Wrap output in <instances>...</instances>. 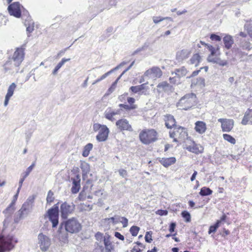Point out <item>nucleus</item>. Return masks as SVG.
I'll list each match as a JSON object with an SVG mask.
<instances>
[{
  "mask_svg": "<svg viewBox=\"0 0 252 252\" xmlns=\"http://www.w3.org/2000/svg\"><path fill=\"white\" fill-rule=\"evenodd\" d=\"M245 29L247 30L251 38H252V21L247 22L245 25Z\"/></svg>",
  "mask_w": 252,
  "mask_h": 252,
  "instance_id": "obj_42",
  "label": "nucleus"
},
{
  "mask_svg": "<svg viewBox=\"0 0 252 252\" xmlns=\"http://www.w3.org/2000/svg\"><path fill=\"white\" fill-rule=\"evenodd\" d=\"M58 232H59V241L63 244H66L67 243L68 241V236L67 234V232L65 231V232H62V229L59 231V229L58 230Z\"/></svg>",
  "mask_w": 252,
  "mask_h": 252,
  "instance_id": "obj_33",
  "label": "nucleus"
},
{
  "mask_svg": "<svg viewBox=\"0 0 252 252\" xmlns=\"http://www.w3.org/2000/svg\"><path fill=\"white\" fill-rule=\"evenodd\" d=\"M191 85H197L200 88L204 87L205 86V79L201 77L197 78L196 80L192 81Z\"/></svg>",
  "mask_w": 252,
  "mask_h": 252,
  "instance_id": "obj_36",
  "label": "nucleus"
},
{
  "mask_svg": "<svg viewBox=\"0 0 252 252\" xmlns=\"http://www.w3.org/2000/svg\"><path fill=\"white\" fill-rule=\"evenodd\" d=\"M83 174H87L90 170V166L86 162L82 163L80 166Z\"/></svg>",
  "mask_w": 252,
  "mask_h": 252,
  "instance_id": "obj_48",
  "label": "nucleus"
},
{
  "mask_svg": "<svg viewBox=\"0 0 252 252\" xmlns=\"http://www.w3.org/2000/svg\"><path fill=\"white\" fill-rule=\"evenodd\" d=\"M164 120L167 128H171L176 126V121L173 116L170 114H166L164 116Z\"/></svg>",
  "mask_w": 252,
  "mask_h": 252,
  "instance_id": "obj_23",
  "label": "nucleus"
},
{
  "mask_svg": "<svg viewBox=\"0 0 252 252\" xmlns=\"http://www.w3.org/2000/svg\"><path fill=\"white\" fill-rule=\"evenodd\" d=\"M210 39L212 40L220 41L221 40V37L218 35L215 34V33H212L210 35Z\"/></svg>",
  "mask_w": 252,
  "mask_h": 252,
  "instance_id": "obj_56",
  "label": "nucleus"
},
{
  "mask_svg": "<svg viewBox=\"0 0 252 252\" xmlns=\"http://www.w3.org/2000/svg\"><path fill=\"white\" fill-rule=\"evenodd\" d=\"M114 236L118 239L121 240H124L125 239L124 236L122 235L120 232H115Z\"/></svg>",
  "mask_w": 252,
  "mask_h": 252,
  "instance_id": "obj_61",
  "label": "nucleus"
},
{
  "mask_svg": "<svg viewBox=\"0 0 252 252\" xmlns=\"http://www.w3.org/2000/svg\"><path fill=\"white\" fill-rule=\"evenodd\" d=\"M35 199V196L32 195L28 197L26 202L22 205L21 208L18 211L17 216L14 219V222L18 223L21 219L26 217L31 212Z\"/></svg>",
  "mask_w": 252,
  "mask_h": 252,
  "instance_id": "obj_3",
  "label": "nucleus"
},
{
  "mask_svg": "<svg viewBox=\"0 0 252 252\" xmlns=\"http://www.w3.org/2000/svg\"><path fill=\"white\" fill-rule=\"evenodd\" d=\"M14 205V201H12L10 205L3 211V213L7 217L10 216L15 211Z\"/></svg>",
  "mask_w": 252,
  "mask_h": 252,
  "instance_id": "obj_34",
  "label": "nucleus"
},
{
  "mask_svg": "<svg viewBox=\"0 0 252 252\" xmlns=\"http://www.w3.org/2000/svg\"><path fill=\"white\" fill-rule=\"evenodd\" d=\"M168 19L170 21H172V19L170 17H158V16H154L153 17V22L155 24H158L159 22L163 21L164 20Z\"/></svg>",
  "mask_w": 252,
  "mask_h": 252,
  "instance_id": "obj_45",
  "label": "nucleus"
},
{
  "mask_svg": "<svg viewBox=\"0 0 252 252\" xmlns=\"http://www.w3.org/2000/svg\"><path fill=\"white\" fill-rule=\"evenodd\" d=\"M162 75V72L160 68L157 66H154L146 70L144 76L149 78L156 79Z\"/></svg>",
  "mask_w": 252,
  "mask_h": 252,
  "instance_id": "obj_14",
  "label": "nucleus"
},
{
  "mask_svg": "<svg viewBox=\"0 0 252 252\" xmlns=\"http://www.w3.org/2000/svg\"><path fill=\"white\" fill-rule=\"evenodd\" d=\"M187 72L188 71L185 67L182 66L180 68L175 69L174 71L172 72V74L173 75L175 73L176 77L180 78L181 77L185 76Z\"/></svg>",
  "mask_w": 252,
  "mask_h": 252,
  "instance_id": "obj_30",
  "label": "nucleus"
},
{
  "mask_svg": "<svg viewBox=\"0 0 252 252\" xmlns=\"http://www.w3.org/2000/svg\"><path fill=\"white\" fill-rule=\"evenodd\" d=\"M176 137L180 140H184L188 137V133L186 129L182 126H179L176 128Z\"/></svg>",
  "mask_w": 252,
  "mask_h": 252,
  "instance_id": "obj_24",
  "label": "nucleus"
},
{
  "mask_svg": "<svg viewBox=\"0 0 252 252\" xmlns=\"http://www.w3.org/2000/svg\"><path fill=\"white\" fill-rule=\"evenodd\" d=\"M220 225V221H217L214 225H211L209 227L208 233L211 234L212 233H215L217 229Z\"/></svg>",
  "mask_w": 252,
  "mask_h": 252,
  "instance_id": "obj_44",
  "label": "nucleus"
},
{
  "mask_svg": "<svg viewBox=\"0 0 252 252\" xmlns=\"http://www.w3.org/2000/svg\"><path fill=\"white\" fill-rule=\"evenodd\" d=\"M126 63V62H122V63H121L120 64V65L118 66H117L116 67H115L114 69H112L110 71L107 72V73H105L104 74H103V75H102L100 78L99 79H100L101 81H102V80L104 79L105 78H106L109 75H110L113 71L114 70H116V69H118L121 66H122L123 65H124V64H125Z\"/></svg>",
  "mask_w": 252,
  "mask_h": 252,
  "instance_id": "obj_43",
  "label": "nucleus"
},
{
  "mask_svg": "<svg viewBox=\"0 0 252 252\" xmlns=\"http://www.w3.org/2000/svg\"><path fill=\"white\" fill-rule=\"evenodd\" d=\"M25 56L24 49L23 48H17L11 56L8 59L15 63L16 64H20L23 61Z\"/></svg>",
  "mask_w": 252,
  "mask_h": 252,
  "instance_id": "obj_10",
  "label": "nucleus"
},
{
  "mask_svg": "<svg viewBox=\"0 0 252 252\" xmlns=\"http://www.w3.org/2000/svg\"><path fill=\"white\" fill-rule=\"evenodd\" d=\"M139 230L140 228L139 227L133 225L130 227L129 231L133 236H136L137 235Z\"/></svg>",
  "mask_w": 252,
  "mask_h": 252,
  "instance_id": "obj_49",
  "label": "nucleus"
},
{
  "mask_svg": "<svg viewBox=\"0 0 252 252\" xmlns=\"http://www.w3.org/2000/svg\"><path fill=\"white\" fill-rule=\"evenodd\" d=\"M72 182V186L71 189V191L73 194L78 193L81 188V178L80 176L78 174H75L70 178Z\"/></svg>",
  "mask_w": 252,
  "mask_h": 252,
  "instance_id": "obj_15",
  "label": "nucleus"
},
{
  "mask_svg": "<svg viewBox=\"0 0 252 252\" xmlns=\"http://www.w3.org/2000/svg\"><path fill=\"white\" fill-rule=\"evenodd\" d=\"M182 216L185 219L186 222H190L191 220V217L190 214L186 211H184L182 212Z\"/></svg>",
  "mask_w": 252,
  "mask_h": 252,
  "instance_id": "obj_51",
  "label": "nucleus"
},
{
  "mask_svg": "<svg viewBox=\"0 0 252 252\" xmlns=\"http://www.w3.org/2000/svg\"><path fill=\"white\" fill-rule=\"evenodd\" d=\"M35 166V162H33L31 165H30L26 170L25 172L22 173V175H23L24 177H27L31 171L32 170L33 167Z\"/></svg>",
  "mask_w": 252,
  "mask_h": 252,
  "instance_id": "obj_47",
  "label": "nucleus"
},
{
  "mask_svg": "<svg viewBox=\"0 0 252 252\" xmlns=\"http://www.w3.org/2000/svg\"><path fill=\"white\" fill-rule=\"evenodd\" d=\"M64 227L65 231L70 233H78L82 228L81 223L77 219L72 218L61 223L59 231Z\"/></svg>",
  "mask_w": 252,
  "mask_h": 252,
  "instance_id": "obj_4",
  "label": "nucleus"
},
{
  "mask_svg": "<svg viewBox=\"0 0 252 252\" xmlns=\"http://www.w3.org/2000/svg\"><path fill=\"white\" fill-rule=\"evenodd\" d=\"M75 206L72 202H64L60 206L61 217L66 219L68 216L72 214L75 210Z\"/></svg>",
  "mask_w": 252,
  "mask_h": 252,
  "instance_id": "obj_8",
  "label": "nucleus"
},
{
  "mask_svg": "<svg viewBox=\"0 0 252 252\" xmlns=\"http://www.w3.org/2000/svg\"><path fill=\"white\" fill-rule=\"evenodd\" d=\"M201 60V57L198 54H194L190 59V63L197 66Z\"/></svg>",
  "mask_w": 252,
  "mask_h": 252,
  "instance_id": "obj_39",
  "label": "nucleus"
},
{
  "mask_svg": "<svg viewBox=\"0 0 252 252\" xmlns=\"http://www.w3.org/2000/svg\"><path fill=\"white\" fill-rule=\"evenodd\" d=\"M95 237L97 242H96L95 243V247L97 246L96 243L99 244L100 245H104V239H109V237L103 236V234L101 233L98 232L95 235Z\"/></svg>",
  "mask_w": 252,
  "mask_h": 252,
  "instance_id": "obj_32",
  "label": "nucleus"
},
{
  "mask_svg": "<svg viewBox=\"0 0 252 252\" xmlns=\"http://www.w3.org/2000/svg\"><path fill=\"white\" fill-rule=\"evenodd\" d=\"M6 20L4 16L0 15V26L2 25H5Z\"/></svg>",
  "mask_w": 252,
  "mask_h": 252,
  "instance_id": "obj_63",
  "label": "nucleus"
},
{
  "mask_svg": "<svg viewBox=\"0 0 252 252\" xmlns=\"http://www.w3.org/2000/svg\"><path fill=\"white\" fill-rule=\"evenodd\" d=\"M22 12H23L22 18L25 21L24 25L27 27L26 31L28 32V36L30 37V33H32L34 30V23L31 17L30 16L28 11L25 9L24 7L22 8Z\"/></svg>",
  "mask_w": 252,
  "mask_h": 252,
  "instance_id": "obj_7",
  "label": "nucleus"
},
{
  "mask_svg": "<svg viewBox=\"0 0 252 252\" xmlns=\"http://www.w3.org/2000/svg\"><path fill=\"white\" fill-rule=\"evenodd\" d=\"M22 8L23 6L19 2H14L8 6L7 9L10 15L20 18L22 15Z\"/></svg>",
  "mask_w": 252,
  "mask_h": 252,
  "instance_id": "obj_11",
  "label": "nucleus"
},
{
  "mask_svg": "<svg viewBox=\"0 0 252 252\" xmlns=\"http://www.w3.org/2000/svg\"><path fill=\"white\" fill-rule=\"evenodd\" d=\"M70 59H65L63 58L62 59L61 61L58 64L56 65V66L55 67L54 69L53 70L52 74L53 75L57 74L58 70L61 68V67L66 63V62H68L70 61Z\"/></svg>",
  "mask_w": 252,
  "mask_h": 252,
  "instance_id": "obj_35",
  "label": "nucleus"
},
{
  "mask_svg": "<svg viewBox=\"0 0 252 252\" xmlns=\"http://www.w3.org/2000/svg\"><path fill=\"white\" fill-rule=\"evenodd\" d=\"M241 123L243 125H252V109H248L246 111Z\"/></svg>",
  "mask_w": 252,
  "mask_h": 252,
  "instance_id": "obj_22",
  "label": "nucleus"
},
{
  "mask_svg": "<svg viewBox=\"0 0 252 252\" xmlns=\"http://www.w3.org/2000/svg\"><path fill=\"white\" fill-rule=\"evenodd\" d=\"M223 138L225 140L230 142L231 144H234L236 143L235 139L229 134H223Z\"/></svg>",
  "mask_w": 252,
  "mask_h": 252,
  "instance_id": "obj_46",
  "label": "nucleus"
},
{
  "mask_svg": "<svg viewBox=\"0 0 252 252\" xmlns=\"http://www.w3.org/2000/svg\"><path fill=\"white\" fill-rule=\"evenodd\" d=\"M224 47L227 50L230 49L234 44V39L233 37L229 34H225L222 39Z\"/></svg>",
  "mask_w": 252,
  "mask_h": 252,
  "instance_id": "obj_25",
  "label": "nucleus"
},
{
  "mask_svg": "<svg viewBox=\"0 0 252 252\" xmlns=\"http://www.w3.org/2000/svg\"><path fill=\"white\" fill-rule=\"evenodd\" d=\"M17 87V85L15 83H12L9 87L7 90V92L6 94V96H9L11 97L13 94L15 90V89Z\"/></svg>",
  "mask_w": 252,
  "mask_h": 252,
  "instance_id": "obj_41",
  "label": "nucleus"
},
{
  "mask_svg": "<svg viewBox=\"0 0 252 252\" xmlns=\"http://www.w3.org/2000/svg\"><path fill=\"white\" fill-rule=\"evenodd\" d=\"M129 90L133 93H137L140 92L139 86H131Z\"/></svg>",
  "mask_w": 252,
  "mask_h": 252,
  "instance_id": "obj_59",
  "label": "nucleus"
},
{
  "mask_svg": "<svg viewBox=\"0 0 252 252\" xmlns=\"http://www.w3.org/2000/svg\"><path fill=\"white\" fill-rule=\"evenodd\" d=\"M59 202L54 205L53 207L49 209L45 215L47 216L49 220L52 222V227L53 228L56 227L59 224Z\"/></svg>",
  "mask_w": 252,
  "mask_h": 252,
  "instance_id": "obj_6",
  "label": "nucleus"
},
{
  "mask_svg": "<svg viewBox=\"0 0 252 252\" xmlns=\"http://www.w3.org/2000/svg\"><path fill=\"white\" fill-rule=\"evenodd\" d=\"M118 113L119 111H114L112 110L111 108H109L105 110L104 112V116L107 119L113 121L114 120L113 117L115 115L118 114Z\"/></svg>",
  "mask_w": 252,
  "mask_h": 252,
  "instance_id": "obj_31",
  "label": "nucleus"
},
{
  "mask_svg": "<svg viewBox=\"0 0 252 252\" xmlns=\"http://www.w3.org/2000/svg\"><path fill=\"white\" fill-rule=\"evenodd\" d=\"M14 246L11 242H3L0 240V252H4L6 251H10Z\"/></svg>",
  "mask_w": 252,
  "mask_h": 252,
  "instance_id": "obj_28",
  "label": "nucleus"
},
{
  "mask_svg": "<svg viewBox=\"0 0 252 252\" xmlns=\"http://www.w3.org/2000/svg\"><path fill=\"white\" fill-rule=\"evenodd\" d=\"M93 145L92 143L87 144L84 148L82 156L87 157L89 156L90 151L93 149Z\"/></svg>",
  "mask_w": 252,
  "mask_h": 252,
  "instance_id": "obj_38",
  "label": "nucleus"
},
{
  "mask_svg": "<svg viewBox=\"0 0 252 252\" xmlns=\"http://www.w3.org/2000/svg\"><path fill=\"white\" fill-rule=\"evenodd\" d=\"M176 159L174 157H170L168 158H160L159 159L160 163L164 167H167L176 162Z\"/></svg>",
  "mask_w": 252,
  "mask_h": 252,
  "instance_id": "obj_26",
  "label": "nucleus"
},
{
  "mask_svg": "<svg viewBox=\"0 0 252 252\" xmlns=\"http://www.w3.org/2000/svg\"><path fill=\"white\" fill-rule=\"evenodd\" d=\"M96 2L99 8H109L110 6L116 5V0H98Z\"/></svg>",
  "mask_w": 252,
  "mask_h": 252,
  "instance_id": "obj_21",
  "label": "nucleus"
},
{
  "mask_svg": "<svg viewBox=\"0 0 252 252\" xmlns=\"http://www.w3.org/2000/svg\"><path fill=\"white\" fill-rule=\"evenodd\" d=\"M22 177L20 179L19 182V187L17 189V190H20L21 188L23 185V183L25 179L26 178V177H24V176L23 175H22Z\"/></svg>",
  "mask_w": 252,
  "mask_h": 252,
  "instance_id": "obj_62",
  "label": "nucleus"
},
{
  "mask_svg": "<svg viewBox=\"0 0 252 252\" xmlns=\"http://www.w3.org/2000/svg\"><path fill=\"white\" fill-rule=\"evenodd\" d=\"M104 125H101L99 124H94L93 125V129L94 131H99L101 128H102V126Z\"/></svg>",
  "mask_w": 252,
  "mask_h": 252,
  "instance_id": "obj_57",
  "label": "nucleus"
},
{
  "mask_svg": "<svg viewBox=\"0 0 252 252\" xmlns=\"http://www.w3.org/2000/svg\"><path fill=\"white\" fill-rule=\"evenodd\" d=\"M121 216L119 215H115V216L105 219V220L109 223L112 222L113 224H116L120 222Z\"/></svg>",
  "mask_w": 252,
  "mask_h": 252,
  "instance_id": "obj_40",
  "label": "nucleus"
},
{
  "mask_svg": "<svg viewBox=\"0 0 252 252\" xmlns=\"http://www.w3.org/2000/svg\"><path fill=\"white\" fill-rule=\"evenodd\" d=\"M156 214L160 216H166L168 214V211L166 210H158L156 212Z\"/></svg>",
  "mask_w": 252,
  "mask_h": 252,
  "instance_id": "obj_58",
  "label": "nucleus"
},
{
  "mask_svg": "<svg viewBox=\"0 0 252 252\" xmlns=\"http://www.w3.org/2000/svg\"><path fill=\"white\" fill-rule=\"evenodd\" d=\"M186 149L189 151L198 154L203 151V148L200 145L197 144L194 142H192L189 145H186Z\"/></svg>",
  "mask_w": 252,
  "mask_h": 252,
  "instance_id": "obj_19",
  "label": "nucleus"
},
{
  "mask_svg": "<svg viewBox=\"0 0 252 252\" xmlns=\"http://www.w3.org/2000/svg\"><path fill=\"white\" fill-rule=\"evenodd\" d=\"M139 139L144 144H149L157 140V132L153 129H143L139 133Z\"/></svg>",
  "mask_w": 252,
  "mask_h": 252,
  "instance_id": "obj_5",
  "label": "nucleus"
},
{
  "mask_svg": "<svg viewBox=\"0 0 252 252\" xmlns=\"http://www.w3.org/2000/svg\"><path fill=\"white\" fill-rule=\"evenodd\" d=\"M54 193L51 190H49L48 192L46 198L47 203H51L54 201Z\"/></svg>",
  "mask_w": 252,
  "mask_h": 252,
  "instance_id": "obj_50",
  "label": "nucleus"
},
{
  "mask_svg": "<svg viewBox=\"0 0 252 252\" xmlns=\"http://www.w3.org/2000/svg\"><path fill=\"white\" fill-rule=\"evenodd\" d=\"M152 233H153L152 231H147L146 233V235L145 236V240L146 242L151 243L152 242Z\"/></svg>",
  "mask_w": 252,
  "mask_h": 252,
  "instance_id": "obj_52",
  "label": "nucleus"
},
{
  "mask_svg": "<svg viewBox=\"0 0 252 252\" xmlns=\"http://www.w3.org/2000/svg\"><path fill=\"white\" fill-rule=\"evenodd\" d=\"M119 106L120 108H124L125 109H126V110H129L133 109L135 108V107L134 106H129L128 105L125 104H120Z\"/></svg>",
  "mask_w": 252,
  "mask_h": 252,
  "instance_id": "obj_53",
  "label": "nucleus"
},
{
  "mask_svg": "<svg viewBox=\"0 0 252 252\" xmlns=\"http://www.w3.org/2000/svg\"><path fill=\"white\" fill-rule=\"evenodd\" d=\"M218 122L221 123L222 131L229 132L233 127L234 121L232 119H219Z\"/></svg>",
  "mask_w": 252,
  "mask_h": 252,
  "instance_id": "obj_16",
  "label": "nucleus"
},
{
  "mask_svg": "<svg viewBox=\"0 0 252 252\" xmlns=\"http://www.w3.org/2000/svg\"><path fill=\"white\" fill-rule=\"evenodd\" d=\"M97 246L95 248L94 252H112L114 250V246L110 240L104 239V246L96 243Z\"/></svg>",
  "mask_w": 252,
  "mask_h": 252,
  "instance_id": "obj_12",
  "label": "nucleus"
},
{
  "mask_svg": "<svg viewBox=\"0 0 252 252\" xmlns=\"http://www.w3.org/2000/svg\"><path fill=\"white\" fill-rule=\"evenodd\" d=\"M109 130L106 126H102V128L99 131L98 134L96 136V140L99 142H103L107 139Z\"/></svg>",
  "mask_w": 252,
  "mask_h": 252,
  "instance_id": "obj_18",
  "label": "nucleus"
},
{
  "mask_svg": "<svg viewBox=\"0 0 252 252\" xmlns=\"http://www.w3.org/2000/svg\"><path fill=\"white\" fill-rule=\"evenodd\" d=\"M119 174L123 177H125L127 175V172L124 169H120L119 170Z\"/></svg>",
  "mask_w": 252,
  "mask_h": 252,
  "instance_id": "obj_64",
  "label": "nucleus"
},
{
  "mask_svg": "<svg viewBox=\"0 0 252 252\" xmlns=\"http://www.w3.org/2000/svg\"><path fill=\"white\" fill-rule=\"evenodd\" d=\"M252 49V43H251L249 39L243 38L240 39L239 47H233L232 49L233 58L239 59L241 61H245L248 56L246 51Z\"/></svg>",
  "mask_w": 252,
  "mask_h": 252,
  "instance_id": "obj_1",
  "label": "nucleus"
},
{
  "mask_svg": "<svg viewBox=\"0 0 252 252\" xmlns=\"http://www.w3.org/2000/svg\"><path fill=\"white\" fill-rule=\"evenodd\" d=\"M116 125L118 128L121 131L127 130L132 131L133 129L128 121L126 119H122L117 121Z\"/></svg>",
  "mask_w": 252,
  "mask_h": 252,
  "instance_id": "obj_17",
  "label": "nucleus"
},
{
  "mask_svg": "<svg viewBox=\"0 0 252 252\" xmlns=\"http://www.w3.org/2000/svg\"><path fill=\"white\" fill-rule=\"evenodd\" d=\"M190 53L191 51L188 49L182 50L177 53V58L179 60H185L189 57Z\"/></svg>",
  "mask_w": 252,
  "mask_h": 252,
  "instance_id": "obj_29",
  "label": "nucleus"
},
{
  "mask_svg": "<svg viewBox=\"0 0 252 252\" xmlns=\"http://www.w3.org/2000/svg\"><path fill=\"white\" fill-rule=\"evenodd\" d=\"M122 76H120L113 83V84H112L111 86L110 87V88L108 89V91L109 92H110V93H112V92L114 91V90H115V87H116V86L117 84V82L118 81V80L120 79V78Z\"/></svg>",
  "mask_w": 252,
  "mask_h": 252,
  "instance_id": "obj_54",
  "label": "nucleus"
},
{
  "mask_svg": "<svg viewBox=\"0 0 252 252\" xmlns=\"http://www.w3.org/2000/svg\"><path fill=\"white\" fill-rule=\"evenodd\" d=\"M195 125V129L197 132L199 134H203L205 132L207 127L206 125L204 122L197 121Z\"/></svg>",
  "mask_w": 252,
  "mask_h": 252,
  "instance_id": "obj_27",
  "label": "nucleus"
},
{
  "mask_svg": "<svg viewBox=\"0 0 252 252\" xmlns=\"http://www.w3.org/2000/svg\"><path fill=\"white\" fill-rule=\"evenodd\" d=\"M173 87L166 81H163L159 83L157 86V91L160 93L162 92H172Z\"/></svg>",
  "mask_w": 252,
  "mask_h": 252,
  "instance_id": "obj_20",
  "label": "nucleus"
},
{
  "mask_svg": "<svg viewBox=\"0 0 252 252\" xmlns=\"http://www.w3.org/2000/svg\"><path fill=\"white\" fill-rule=\"evenodd\" d=\"M120 222L123 224V227H126L128 225V220L124 217H121Z\"/></svg>",
  "mask_w": 252,
  "mask_h": 252,
  "instance_id": "obj_55",
  "label": "nucleus"
},
{
  "mask_svg": "<svg viewBox=\"0 0 252 252\" xmlns=\"http://www.w3.org/2000/svg\"><path fill=\"white\" fill-rule=\"evenodd\" d=\"M38 240L41 250L43 252L46 251L51 245L50 239L42 233H40L38 234Z\"/></svg>",
  "mask_w": 252,
  "mask_h": 252,
  "instance_id": "obj_13",
  "label": "nucleus"
},
{
  "mask_svg": "<svg viewBox=\"0 0 252 252\" xmlns=\"http://www.w3.org/2000/svg\"><path fill=\"white\" fill-rule=\"evenodd\" d=\"M213 191L210 188L204 187L201 189L199 194L202 196H204L211 195Z\"/></svg>",
  "mask_w": 252,
  "mask_h": 252,
  "instance_id": "obj_37",
  "label": "nucleus"
},
{
  "mask_svg": "<svg viewBox=\"0 0 252 252\" xmlns=\"http://www.w3.org/2000/svg\"><path fill=\"white\" fill-rule=\"evenodd\" d=\"M176 225V224L174 222H172L170 224L169 230L171 233L175 231Z\"/></svg>",
  "mask_w": 252,
  "mask_h": 252,
  "instance_id": "obj_60",
  "label": "nucleus"
},
{
  "mask_svg": "<svg viewBox=\"0 0 252 252\" xmlns=\"http://www.w3.org/2000/svg\"><path fill=\"white\" fill-rule=\"evenodd\" d=\"M197 97L194 93L187 94L181 98L176 106L180 109L188 110L197 104Z\"/></svg>",
  "mask_w": 252,
  "mask_h": 252,
  "instance_id": "obj_2",
  "label": "nucleus"
},
{
  "mask_svg": "<svg viewBox=\"0 0 252 252\" xmlns=\"http://www.w3.org/2000/svg\"><path fill=\"white\" fill-rule=\"evenodd\" d=\"M4 72L8 74H14L19 72L20 65L8 59V60L3 65Z\"/></svg>",
  "mask_w": 252,
  "mask_h": 252,
  "instance_id": "obj_9",
  "label": "nucleus"
}]
</instances>
